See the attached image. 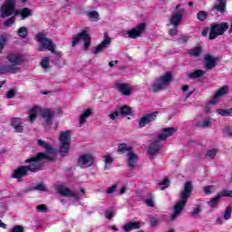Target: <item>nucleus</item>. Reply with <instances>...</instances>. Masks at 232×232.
I'll list each match as a JSON object with an SVG mask.
<instances>
[{"instance_id": "20", "label": "nucleus", "mask_w": 232, "mask_h": 232, "mask_svg": "<svg viewBox=\"0 0 232 232\" xmlns=\"http://www.w3.org/2000/svg\"><path fill=\"white\" fill-rule=\"evenodd\" d=\"M218 12H220V14H224V12H226V0H218L210 10V14H212V15Z\"/></svg>"}, {"instance_id": "37", "label": "nucleus", "mask_w": 232, "mask_h": 232, "mask_svg": "<svg viewBox=\"0 0 232 232\" xmlns=\"http://www.w3.org/2000/svg\"><path fill=\"white\" fill-rule=\"evenodd\" d=\"M231 213H232V207L228 206L225 210V214H224L225 220H229V218H231Z\"/></svg>"}, {"instance_id": "5", "label": "nucleus", "mask_w": 232, "mask_h": 232, "mask_svg": "<svg viewBox=\"0 0 232 232\" xmlns=\"http://www.w3.org/2000/svg\"><path fill=\"white\" fill-rule=\"evenodd\" d=\"M7 61L10 63L7 66H9L11 73H15L19 70V66L24 63V57L20 53H11L7 54Z\"/></svg>"}, {"instance_id": "62", "label": "nucleus", "mask_w": 232, "mask_h": 232, "mask_svg": "<svg viewBox=\"0 0 232 232\" xmlns=\"http://www.w3.org/2000/svg\"><path fill=\"white\" fill-rule=\"evenodd\" d=\"M115 64H119V61H111L109 63V66H111V68H113V66H115Z\"/></svg>"}, {"instance_id": "33", "label": "nucleus", "mask_w": 232, "mask_h": 232, "mask_svg": "<svg viewBox=\"0 0 232 232\" xmlns=\"http://www.w3.org/2000/svg\"><path fill=\"white\" fill-rule=\"evenodd\" d=\"M120 115H131V108L128 105H124L119 109Z\"/></svg>"}, {"instance_id": "55", "label": "nucleus", "mask_w": 232, "mask_h": 232, "mask_svg": "<svg viewBox=\"0 0 232 232\" xmlns=\"http://www.w3.org/2000/svg\"><path fill=\"white\" fill-rule=\"evenodd\" d=\"M115 189H117V184L110 187L108 189H107V193L108 194H111V193H115Z\"/></svg>"}, {"instance_id": "51", "label": "nucleus", "mask_w": 232, "mask_h": 232, "mask_svg": "<svg viewBox=\"0 0 232 232\" xmlns=\"http://www.w3.org/2000/svg\"><path fill=\"white\" fill-rule=\"evenodd\" d=\"M215 189V186H207L204 188V191L206 195L211 194V190Z\"/></svg>"}, {"instance_id": "4", "label": "nucleus", "mask_w": 232, "mask_h": 232, "mask_svg": "<svg viewBox=\"0 0 232 232\" xmlns=\"http://www.w3.org/2000/svg\"><path fill=\"white\" fill-rule=\"evenodd\" d=\"M173 76L171 72H167L164 75L160 76V78L156 79V81L151 85V92L157 93L158 92H162V90H166L169 84H171V81Z\"/></svg>"}, {"instance_id": "38", "label": "nucleus", "mask_w": 232, "mask_h": 232, "mask_svg": "<svg viewBox=\"0 0 232 232\" xmlns=\"http://www.w3.org/2000/svg\"><path fill=\"white\" fill-rule=\"evenodd\" d=\"M12 73V70L8 65H0V74Z\"/></svg>"}, {"instance_id": "16", "label": "nucleus", "mask_w": 232, "mask_h": 232, "mask_svg": "<svg viewBox=\"0 0 232 232\" xmlns=\"http://www.w3.org/2000/svg\"><path fill=\"white\" fill-rule=\"evenodd\" d=\"M146 30V24H140L136 28L131 29L128 32V35L130 39H137L140 37V34Z\"/></svg>"}, {"instance_id": "28", "label": "nucleus", "mask_w": 232, "mask_h": 232, "mask_svg": "<svg viewBox=\"0 0 232 232\" xmlns=\"http://www.w3.org/2000/svg\"><path fill=\"white\" fill-rule=\"evenodd\" d=\"M139 228H140V223L139 221L127 223L123 227V229L126 232H130V231H132V229H139Z\"/></svg>"}, {"instance_id": "35", "label": "nucleus", "mask_w": 232, "mask_h": 232, "mask_svg": "<svg viewBox=\"0 0 232 232\" xmlns=\"http://www.w3.org/2000/svg\"><path fill=\"white\" fill-rule=\"evenodd\" d=\"M17 34L22 39H26V35H28V29L26 27H20Z\"/></svg>"}, {"instance_id": "52", "label": "nucleus", "mask_w": 232, "mask_h": 232, "mask_svg": "<svg viewBox=\"0 0 232 232\" xmlns=\"http://www.w3.org/2000/svg\"><path fill=\"white\" fill-rule=\"evenodd\" d=\"M36 209H37L38 211H40L41 213H43V212H45L48 208H46V205L42 204V205H38V206L36 207Z\"/></svg>"}, {"instance_id": "7", "label": "nucleus", "mask_w": 232, "mask_h": 232, "mask_svg": "<svg viewBox=\"0 0 232 232\" xmlns=\"http://www.w3.org/2000/svg\"><path fill=\"white\" fill-rule=\"evenodd\" d=\"M229 28V24L221 23V24H214L210 26L209 32V39H217L218 35H224L227 30Z\"/></svg>"}, {"instance_id": "19", "label": "nucleus", "mask_w": 232, "mask_h": 232, "mask_svg": "<svg viewBox=\"0 0 232 232\" xmlns=\"http://www.w3.org/2000/svg\"><path fill=\"white\" fill-rule=\"evenodd\" d=\"M177 133V129L171 128H164L161 130V133L159 134L158 139L160 140H166L168 137H171L173 134Z\"/></svg>"}, {"instance_id": "48", "label": "nucleus", "mask_w": 232, "mask_h": 232, "mask_svg": "<svg viewBox=\"0 0 232 232\" xmlns=\"http://www.w3.org/2000/svg\"><path fill=\"white\" fill-rule=\"evenodd\" d=\"M15 23V17L12 16L5 21V26H12Z\"/></svg>"}, {"instance_id": "46", "label": "nucleus", "mask_w": 232, "mask_h": 232, "mask_svg": "<svg viewBox=\"0 0 232 232\" xmlns=\"http://www.w3.org/2000/svg\"><path fill=\"white\" fill-rule=\"evenodd\" d=\"M15 97V90L11 89L6 93V99H14Z\"/></svg>"}, {"instance_id": "1", "label": "nucleus", "mask_w": 232, "mask_h": 232, "mask_svg": "<svg viewBox=\"0 0 232 232\" xmlns=\"http://www.w3.org/2000/svg\"><path fill=\"white\" fill-rule=\"evenodd\" d=\"M37 144L41 148H44L47 153L39 152L36 156L25 160V164H29L25 166L27 171H32L34 173H35V171H41V169H43V163L41 162L43 159H45L46 160H51V162H53V160H55V158L50 156L55 155V150L52 148V145L46 143V141L43 140H38Z\"/></svg>"}, {"instance_id": "43", "label": "nucleus", "mask_w": 232, "mask_h": 232, "mask_svg": "<svg viewBox=\"0 0 232 232\" xmlns=\"http://www.w3.org/2000/svg\"><path fill=\"white\" fill-rule=\"evenodd\" d=\"M5 44H6V38L5 36L0 37V54L3 53V51L5 50Z\"/></svg>"}, {"instance_id": "11", "label": "nucleus", "mask_w": 232, "mask_h": 232, "mask_svg": "<svg viewBox=\"0 0 232 232\" xmlns=\"http://www.w3.org/2000/svg\"><path fill=\"white\" fill-rule=\"evenodd\" d=\"M180 4L176 5V9L173 12L172 16L170 17V24L177 28L180 22L182 21V17H184V13L186 12L184 8L180 9Z\"/></svg>"}, {"instance_id": "45", "label": "nucleus", "mask_w": 232, "mask_h": 232, "mask_svg": "<svg viewBox=\"0 0 232 232\" xmlns=\"http://www.w3.org/2000/svg\"><path fill=\"white\" fill-rule=\"evenodd\" d=\"M104 159H105L106 166H108V164H111V162H113V158H111V155L110 153L105 154Z\"/></svg>"}, {"instance_id": "2", "label": "nucleus", "mask_w": 232, "mask_h": 232, "mask_svg": "<svg viewBox=\"0 0 232 232\" xmlns=\"http://www.w3.org/2000/svg\"><path fill=\"white\" fill-rule=\"evenodd\" d=\"M193 191V184L191 181H187L185 183V187L183 191H181L179 195V201H178L174 206V213L172 214L170 220H175L180 213H182V210L184 208H186V204H188V199L189 197H191V193Z\"/></svg>"}, {"instance_id": "23", "label": "nucleus", "mask_w": 232, "mask_h": 232, "mask_svg": "<svg viewBox=\"0 0 232 232\" xmlns=\"http://www.w3.org/2000/svg\"><path fill=\"white\" fill-rule=\"evenodd\" d=\"M28 169L25 166H21L14 170L12 177L13 179H23V177H26Z\"/></svg>"}, {"instance_id": "49", "label": "nucleus", "mask_w": 232, "mask_h": 232, "mask_svg": "<svg viewBox=\"0 0 232 232\" xmlns=\"http://www.w3.org/2000/svg\"><path fill=\"white\" fill-rule=\"evenodd\" d=\"M119 115H121V111H115L114 112L111 113L109 115V117H110V119H111V121H115V119H117V117H119Z\"/></svg>"}, {"instance_id": "60", "label": "nucleus", "mask_w": 232, "mask_h": 232, "mask_svg": "<svg viewBox=\"0 0 232 232\" xmlns=\"http://www.w3.org/2000/svg\"><path fill=\"white\" fill-rule=\"evenodd\" d=\"M159 220L155 218H152L150 219V226H155L156 224H158Z\"/></svg>"}, {"instance_id": "44", "label": "nucleus", "mask_w": 232, "mask_h": 232, "mask_svg": "<svg viewBox=\"0 0 232 232\" xmlns=\"http://www.w3.org/2000/svg\"><path fill=\"white\" fill-rule=\"evenodd\" d=\"M189 41V35L183 34L178 39V43H180L181 44L184 43H188Z\"/></svg>"}, {"instance_id": "57", "label": "nucleus", "mask_w": 232, "mask_h": 232, "mask_svg": "<svg viewBox=\"0 0 232 232\" xmlns=\"http://www.w3.org/2000/svg\"><path fill=\"white\" fill-rule=\"evenodd\" d=\"M146 204L147 206H150V208H155V203L153 202V199L150 198V199H146Z\"/></svg>"}, {"instance_id": "17", "label": "nucleus", "mask_w": 232, "mask_h": 232, "mask_svg": "<svg viewBox=\"0 0 232 232\" xmlns=\"http://www.w3.org/2000/svg\"><path fill=\"white\" fill-rule=\"evenodd\" d=\"M104 37V40L98 46L95 47L93 51L94 55L101 53V52L105 50V48H108V45L110 44V43H111V40L110 39V37H108V34L105 33Z\"/></svg>"}, {"instance_id": "54", "label": "nucleus", "mask_w": 232, "mask_h": 232, "mask_svg": "<svg viewBox=\"0 0 232 232\" xmlns=\"http://www.w3.org/2000/svg\"><path fill=\"white\" fill-rule=\"evenodd\" d=\"M225 133L228 137H232V128L231 127H225Z\"/></svg>"}, {"instance_id": "47", "label": "nucleus", "mask_w": 232, "mask_h": 232, "mask_svg": "<svg viewBox=\"0 0 232 232\" xmlns=\"http://www.w3.org/2000/svg\"><path fill=\"white\" fill-rule=\"evenodd\" d=\"M34 189L38 191H48V189H46V187L43 183H40L36 187H34Z\"/></svg>"}, {"instance_id": "3", "label": "nucleus", "mask_w": 232, "mask_h": 232, "mask_svg": "<svg viewBox=\"0 0 232 232\" xmlns=\"http://www.w3.org/2000/svg\"><path fill=\"white\" fill-rule=\"evenodd\" d=\"M36 41L41 43L38 50L39 52H44V50H49L52 53H54L56 59H61V53H55V44L46 37L45 34L39 33L36 35Z\"/></svg>"}, {"instance_id": "56", "label": "nucleus", "mask_w": 232, "mask_h": 232, "mask_svg": "<svg viewBox=\"0 0 232 232\" xmlns=\"http://www.w3.org/2000/svg\"><path fill=\"white\" fill-rule=\"evenodd\" d=\"M199 128H208L209 126V120H204L203 124H198Z\"/></svg>"}, {"instance_id": "59", "label": "nucleus", "mask_w": 232, "mask_h": 232, "mask_svg": "<svg viewBox=\"0 0 232 232\" xmlns=\"http://www.w3.org/2000/svg\"><path fill=\"white\" fill-rule=\"evenodd\" d=\"M169 35L173 36V35H177L179 34V30L177 28L174 29H170L169 31Z\"/></svg>"}, {"instance_id": "53", "label": "nucleus", "mask_w": 232, "mask_h": 232, "mask_svg": "<svg viewBox=\"0 0 232 232\" xmlns=\"http://www.w3.org/2000/svg\"><path fill=\"white\" fill-rule=\"evenodd\" d=\"M89 16L91 19H99V13H97V11H92L89 13Z\"/></svg>"}, {"instance_id": "64", "label": "nucleus", "mask_w": 232, "mask_h": 232, "mask_svg": "<svg viewBox=\"0 0 232 232\" xmlns=\"http://www.w3.org/2000/svg\"><path fill=\"white\" fill-rule=\"evenodd\" d=\"M0 227L6 229V224L3 223V221H1V219H0Z\"/></svg>"}, {"instance_id": "15", "label": "nucleus", "mask_w": 232, "mask_h": 232, "mask_svg": "<svg viewBox=\"0 0 232 232\" xmlns=\"http://www.w3.org/2000/svg\"><path fill=\"white\" fill-rule=\"evenodd\" d=\"M78 166L80 168H90V166H93V156L90 154H83L78 159Z\"/></svg>"}, {"instance_id": "27", "label": "nucleus", "mask_w": 232, "mask_h": 232, "mask_svg": "<svg viewBox=\"0 0 232 232\" xmlns=\"http://www.w3.org/2000/svg\"><path fill=\"white\" fill-rule=\"evenodd\" d=\"M37 113H41V107L34 106L33 109L29 111V122H35V119L37 118Z\"/></svg>"}, {"instance_id": "29", "label": "nucleus", "mask_w": 232, "mask_h": 232, "mask_svg": "<svg viewBox=\"0 0 232 232\" xmlns=\"http://www.w3.org/2000/svg\"><path fill=\"white\" fill-rule=\"evenodd\" d=\"M15 15H21L23 19H26V17H30V15H32V11L24 7V8L16 10Z\"/></svg>"}, {"instance_id": "30", "label": "nucleus", "mask_w": 232, "mask_h": 232, "mask_svg": "<svg viewBox=\"0 0 232 232\" xmlns=\"http://www.w3.org/2000/svg\"><path fill=\"white\" fill-rule=\"evenodd\" d=\"M206 72L202 70H196L192 72H188V79H198V77H202V75H205Z\"/></svg>"}, {"instance_id": "39", "label": "nucleus", "mask_w": 232, "mask_h": 232, "mask_svg": "<svg viewBox=\"0 0 232 232\" xmlns=\"http://www.w3.org/2000/svg\"><path fill=\"white\" fill-rule=\"evenodd\" d=\"M217 153H218V150L211 149L207 151V157H209L210 159H214L215 157H217Z\"/></svg>"}, {"instance_id": "31", "label": "nucleus", "mask_w": 232, "mask_h": 232, "mask_svg": "<svg viewBox=\"0 0 232 232\" xmlns=\"http://www.w3.org/2000/svg\"><path fill=\"white\" fill-rule=\"evenodd\" d=\"M188 55L190 57H200V53H202V49L200 47H194L188 51Z\"/></svg>"}, {"instance_id": "6", "label": "nucleus", "mask_w": 232, "mask_h": 232, "mask_svg": "<svg viewBox=\"0 0 232 232\" xmlns=\"http://www.w3.org/2000/svg\"><path fill=\"white\" fill-rule=\"evenodd\" d=\"M70 142H72V132L70 130L62 131L60 133V153L64 157L63 153L70 150Z\"/></svg>"}, {"instance_id": "42", "label": "nucleus", "mask_w": 232, "mask_h": 232, "mask_svg": "<svg viewBox=\"0 0 232 232\" xmlns=\"http://www.w3.org/2000/svg\"><path fill=\"white\" fill-rule=\"evenodd\" d=\"M218 195L220 196V198H222V197L232 198V190L224 189L220 193H218Z\"/></svg>"}, {"instance_id": "36", "label": "nucleus", "mask_w": 232, "mask_h": 232, "mask_svg": "<svg viewBox=\"0 0 232 232\" xmlns=\"http://www.w3.org/2000/svg\"><path fill=\"white\" fill-rule=\"evenodd\" d=\"M220 198H220L219 194H218L216 198H214L208 201V206H210V208H217V204H218V202H220Z\"/></svg>"}, {"instance_id": "24", "label": "nucleus", "mask_w": 232, "mask_h": 232, "mask_svg": "<svg viewBox=\"0 0 232 232\" xmlns=\"http://www.w3.org/2000/svg\"><path fill=\"white\" fill-rule=\"evenodd\" d=\"M23 122L21 121V118H13L11 120V126H13L14 130L16 133H23Z\"/></svg>"}, {"instance_id": "8", "label": "nucleus", "mask_w": 232, "mask_h": 232, "mask_svg": "<svg viewBox=\"0 0 232 232\" xmlns=\"http://www.w3.org/2000/svg\"><path fill=\"white\" fill-rule=\"evenodd\" d=\"M118 151L120 153H126V151H129L128 164H129L130 168H133L135 166V162H137V154L133 153L131 147L128 146V144H126V143H121L118 146Z\"/></svg>"}, {"instance_id": "34", "label": "nucleus", "mask_w": 232, "mask_h": 232, "mask_svg": "<svg viewBox=\"0 0 232 232\" xmlns=\"http://www.w3.org/2000/svg\"><path fill=\"white\" fill-rule=\"evenodd\" d=\"M208 16L209 14L206 11H199L197 14V19H198V21H206Z\"/></svg>"}, {"instance_id": "58", "label": "nucleus", "mask_w": 232, "mask_h": 232, "mask_svg": "<svg viewBox=\"0 0 232 232\" xmlns=\"http://www.w3.org/2000/svg\"><path fill=\"white\" fill-rule=\"evenodd\" d=\"M191 215H200V207H196L193 211L191 212Z\"/></svg>"}, {"instance_id": "32", "label": "nucleus", "mask_w": 232, "mask_h": 232, "mask_svg": "<svg viewBox=\"0 0 232 232\" xmlns=\"http://www.w3.org/2000/svg\"><path fill=\"white\" fill-rule=\"evenodd\" d=\"M217 113H218V115H222L223 117H232V108L227 110L218 109Z\"/></svg>"}, {"instance_id": "41", "label": "nucleus", "mask_w": 232, "mask_h": 232, "mask_svg": "<svg viewBox=\"0 0 232 232\" xmlns=\"http://www.w3.org/2000/svg\"><path fill=\"white\" fill-rule=\"evenodd\" d=\"M113 215H115V210H113V208H110L105 212V217L108 220H111V218H113Z\"/></svg>"}, {"instance_id": "26", "label": "nucleus", "mask_w": 232, "mask_h": 232, "mask_svg": "<svg viewBox=\"0 0 232 232\" xmlns=\"http://www.w3.org/2000/svg\"><path fill=\"white\" fill-rule=\"evenodd\" d=\"M92 115H93V111H92V109H87L83 111L80 115V119H79L80 127L82 126V124H85L87 119L89 117H92Z\"/></svg>"}, {"instance_id": "18", "label": "nucleus", "mask_w": 232, "mask_h": 232, "mask_svg": "<svg viewBox=\"0 0 232 232\" xmlns=\"http://www.w3.org/2000/svg\"><path fill=\"white\" fill-rule=\"evenodd\" d=\"M42 117L44 119L46 125H52L55 112L52 109H46L41 112Z\"/></svg>"}, {"instance_id": "25", "label": "nucleus", "mask_w": 232, "mask_h": 232, "mask_svg": "<svg viewBox=\"0 0 232 232\" xmlns=\"http://www.w3.org/2000/svg\"><path fill=\"white\" fill-rule=\"evenodd\" d=\"M205 63L207 70H212V68L217 66V59H215V57H213L211 54H207L205 56Z\"/></svg>"}, {"instance_id": "63", "label": "nucleus", "mask_w": 232, "mask_h": 232, "mask_svg": "<svg viewBox=\"0 0 232 232\" xmlns=\"http://www.w3.org/2000/svg\"><path fill=\"white\" fill-rule=\"evenodd\" d=\"M123 193H126V187H123L120 190V195H123Z\"/></svg>"}, {"instance_id": "12", "label": "nucleus", "mask_w": 232, "mask_h": 232, "mask_svg": "<svg viewBox=\"0 0 232 232\" xmlns=\"http://www.w3.org/2000/svg\"><path fill=\"white\" fill-rule=\"evenodd\" d=\"M15 10V0H6L1 7L2 17H10Z\"/></svg>"}, {"instance_id": "40", "label": "nucleus", "mask_w": 232, "mask_h": 232, "mask_svg": "<svg viewBox=\"0 0 232 232\" xmlns=\"http://www.w3.org/2000/svg\"><path fill=\"white\" fill-rule=\"evenodd\" d=\"M41 66H42V68L46 70V68H48V66H50V58L49 57L44 58L41 62Z\"/></svg>"}, {"instance_id": "14", "label": "nucleus", "mask_w": 232, "mask_h": 232, "mask_svg": "<svg viewBox=\"0 0 232 232\" xmlns=\"http://www.w3.org/2000/svg\"><path fill=\"white\" fill-rule=\"evenodd\" d=\"M57 192L59 195H62V197H69V198H79V193L76 191H72L68 187L64 185H59L57 187Z\"/></svg>"}, {"instance_id": "10", "label": "nucleus", "mask_w": 232, "mask_h": 232, "mask_svg": "<svg viewBox=\"0 0 232 232\" xmlns=\"http://www.w3.org/2000/svg\"><path fill=\"white\" fill-rule=\"evenodd\" d=\"M114 88L121 93V95H124L125 97H130L131 93H133V86H131L128 82H122L121 81H117L114 82Z\"/></svg>"}, {"instance_id": "61", "label": "nucleus", "mask_w": 232, "mask_h": 232, "mask_svg": "<svg viewBox=\"0 0 232 232\" xmlns=\"http://www.w3.org/2000/svg\"><path fill=\"white\" fill-rule=\"evenodd\" d=\"M210 30L209 28H206L202 31V35L203 37H206V35H208V34H209Z\"/></svg>"}, {"instance_id": "9", "label": "nucleus", "mask_w": 232, "mask_h": 232, "mask_svg": "<svg viewBox=\"0 0 232 232\" xmlns=\"http://www.w3.org/2000/svg\"><path fill=\"white\" fill-rule=\"evenodd\" d=\"M81 39L83 40V50H88L92 44V36L86 34V31H82L72 38V46H77L81 43Z\"/></svg>"}, {"instance_id": "21", "label": "nucleus", "mask_w": 232, "mask_h": 232, "mask_svg": "<svg viewBox=\"0 0 232 232\" xmlns=\"http://www.w3.org/2000/svg\"><path fill=\"white\" fill-rule=\"evenodd\" d=\"M160 150V140L158 139L154 140L152 143H150L148 151H149V155H150L151 157H155V155H157Z\"/></svg>"}, {"instance_id": "22", "label": "nucleus", "mask_w": 232, "mask_h": 232, "mask_svg": "<svg viewBox=\"0 0 232 232\" xmlns=\"http://www.w3.org/2000/svg\"><path fill=\"white\" fill-rule=\"evenodd\" d=\"M229 90V87L227 86H223L221 87L214 95L213 99L210 100L209 103L210 104H217L218 102V98L222 97V95H226L227 93V91Z\"/></svg>"}, {"instance_id": "50", "label": "nucleus", "mask_w": 232, "mask_h": 232, "mask_svg": "<svg viewBox=\"0 0 232 232\" xmlns=\"http://www.w3.org/2000/svg\"><path fill=\"white\" fill-rule=\"evenodd\" d=\"M169 183V179H164L161 182H160V186H164L161 187V189H166L168 188V184Z\"/></svg>"}, {"instance_id": "13", "label": "nucleus", "mask_w": 232, "mask_h": 232, "mask_svg": "<svg viewBox=\"0 0 232 232\" xmlns=\"http://www.w3.org/2000/svg\"><path fill=\"white\" fill-rule=\"evenodd\" d=\"M159 115V111H154L151 113L144 114L139 121V128H144L148 126V124H151V122H155L157 121V116Z\"/></svg>"}]
</instances>
